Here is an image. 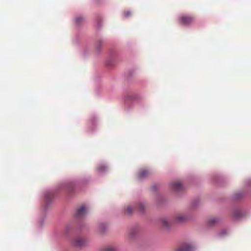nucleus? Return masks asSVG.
Wrapping results in <instances>:
<instances>
[{"instance_id":"9b49d317","label":"nucleus","mask_w":251,"mask_h":251,"mask_svg":"<svg viewBox=\"0 0 251 251\" xmlns=\"http://www.w3.org/2000/svg\"><path fill=\"white\" fill-rule=\"evenodd\" d=\"M65 189L69 192L72 193L73 190L74 186L73 184L69 183L65 185Z\"/></svg>"},{"instance_id":"4468645a","label":"nucleus","mask_w":251,"mask_h":251,"mask_svg":"<svg viewBox=\"0 0 251 251\" xmlns=\"http://www.w3.org/2000/svg\"><path fill=\"white\" fill-rule=\"evenodd\" d=\"M75 21L77 24H80L84 21V19L81 17H78L75 19Z\"/></svg>"},{"instance_id":"7ed1b4c3","label":"nucleus","mask_w":251,"mask_h":251,"mask_svg":"<svg viewBox=\"0 0 251 251\" xmlns=\"http://www.w3.org/2000/svg\"><path fill=\"white\" fill-rule=\"evenodd\" d=\"M87 242L86 240L80 237H77L74 239V245L77 247H82L84 246Z\"/></svg>"},{"instance_id":"0eeeda50","label":"nucleus","mask_w":251,"mask_h":251,"mask_svg":"<svg viewBox=\"0 0 251 251\" xmlns=\"http://www.w3.org/2000/svg\"><path fill=\"white\" fill-rule=\"evenodd\" d=\"M53 198V194L52 192H47L45 195V201L49 202L51 201Z\"/></svg>"},{"instance_id":"f8f14e48","label":"nucleus","mask_w":251,"mask_h":251,"mask_svg":"<svg viewBox=\"0 0 251 251\" xmlns=\"http://www.w3.org/2000/svg\"><path fill=\"white\" fill-rule=\"evenodd\" d=\"M133 210V208L131 206H128L126 209V213L128 214H130L132 213Z\"/></svg>"},{"instance_id":"f257e3e1","label":"nucleus","mask_w":251,"mask_h":251,"mask_svg":"<svg viewBox=\"0 0 251 251\" xmlns=\"http://www.w3.org/2000/svg\"><path fill=\"white\" fill-rule=\"evenodd\" d=\"M195 21V17L189 15H182L179 17V23L183 25H189Z\"/></svg>"},{"instance_id":"20e7f679","label":"nucleus","mask_w":251,"mask_h":251,"mask_svg":"<svg viewBox=\"0 0 251 251\" xmlns=\"http://www.w3.org/2000/svg\"><path fill=\"white\" fill-rule=\"evenodd\" d=\"M87 211L85 206H82L78 209L75 215L76 218H80L86 214Z\"/></svg>"},{"instance_id":"2eb2a0df","label":"nucleus","mask_w":251,"mask_h":251,"mask_svg":"<svg viewBox=\"0 0 251 251\" xmlns=\"http://www.w3.org/2000/svg\"><path fill=\"white\" fill-rule=\"evenodd\" d=\"M138 208L141 211H143L145 208V206L143 203H140L138 205Z\"/></svg>"},{"instance_id":"39448f33","label":"nucleus","mask_w":251,"mask_h":251,"mask_svg":"<svg viewBox=\"0 0 251 251\" xmlns=\"http://www.w3.org/2000/svg\"><path fill=\"white\" fill-rule=\"evenodd\" d=\"M193 249V247L189 244H184L182 245L176 251H191Z\"/></svg>"},{"instance_id":"dca6fc26","label":"nucleus","mask_w":251,"mask_h":251,"mask_svg":"<svg viewBox=\"0 0 251 251\" xmlns=\"http://www.w3.org/2000/svg\"><path fill=\"white\" fill-rule=\"evenodd\" d=\"M129 14H130L129 12H127V13H126V15L127 16V15H129Z\"/></svg>"},{"instance_id":"6e6552de","label":"nucleus","mask_w":251,"mask_h":251,"mask_svg":"<svg viewBox=\"0 0 251 251\" xmlns=\"http://www.w3.org/2000/svg\"><path fill=\"white\" fill-rule=\"evenodd\" d=\"M219 221V219L216 217H212L209 219L208 221V224L209 226H213Z\"/></svg>"},{"instance_id":"423d86ee","label":"nucleus","mask_w":251,"mask_h":251,"mask_svg":"<svg viewBox=\"0 0 251 251\" xmlns=\"http://www.w3.org/2000/svg\"><path fill=\"white\" fill-rule=\"evenodd\" d=\"M176 221L177 222H182L186 221L187 219V217L184 214H178L176 216Z\"/></svg>"},{"instance_id":"ddd939ff","label":"nucleus","mask_w":251,"mask_h":251,"mask_svg":"<svg viewBox=\"0 0 251 251\" xmlns=\"http://www.w3.org/2000/svg\"><path fill=\"white\" fill-rule=\"evenodd\" d=\"M102 251H116L115 248L111 247H106L102 249Z\"/></svg>"},{"instance_id":"f03ea898","label":"nucleus","mask_w":251,"mask_h":251,"mask_svg":"<svg viewBox=\"0 0 251 251\" xmlns=\"http://www.w3.org/2000/svg\"><path fill=\"white\" fill-rule=\"evenodd\" d=\"M172 189L176 192H180L183 189V186L180 181H173L171 184Z\"/></svg>"},{"instance_id":"1a4fd4ad","label":"nucleus","mask_w":251,"mask_h":251,"mask_svg":"<svg viewBox=\"0 0 251 251\" xmlns=\"http://www.w3.org/2000/svg\"><path fill=\"white\" fill-rule=\"evenodd\" d=\"M161 226L165 228H168L170 227V224L166 219H163L160 221Z\"/></svg>"},{"instance_id":"9d476101","label":"nucleus","mask_w":251,"mask_h":251,"mask_svg":"<svg viewBox=\"0 0 251 251\" xmlns=\"http://www.w3.org/2000/svg\"><path fill=\"white\" fill-rule=\"evenodd\" d=\"M148 174V172L146 170H141L138 173V176L140 178H142L145 177Z\"/></svg>"}]
</instances>
